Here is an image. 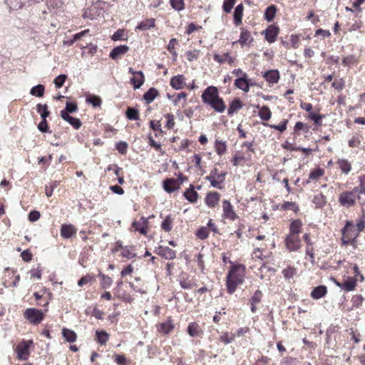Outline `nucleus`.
<instances>
[{"mask_svg": "<svg viewBox=\"0 0 365 365\" xmlns=\"http://www.w3.org/2000/svg\"><path fill=\"white\" fill-rule=\"evenodd\" d=\"M24 317L31 324L36 325L43 320L45 314L41 309L28 308L24 312Z\"/></svg>", "mask_w": 365, "mask_h": 365, "instance_id": "obj_1", "label": "nucleus"}, {"mask_svg": "<svg viewBox=\"0 0 365 365\" xmlns=\"http://www.w3.org/2000/svg\"><path fill=\"white\" fill-rule=\"evenodd\" d=\"M219 96L218 88L214 86H210L203 91L201 98L203 103L207 105L210 101H212Z\"/></svg>", "mask_w": 365, "mask_h": 365, "instance_id": "obj_2", "label": "nucleus"}, {"mask_svg": "<svg viewBox=\"0 0 365 365\" xmlns=\"http://www.w3.org/2000/svg\"><path fill=\"white\" fill-rule=\"evenodd\" d=\"M128 73L134 76L130 78L134 90L139 89L145 82V76L142 71H134L133 68H128Z\"/></svg>", "mask_w": 365, "mask_h": 365, "instance_id": "obj_3", "label": "nucleus"}, {"mask_svg": "<svg viewBox=\"0 0 365 365\" xmlns=\"http://www.w3.org/2000/svg\"><path fill=\"white\" fill-rule=\"evenodd\" d=\"M243 281L242 275L227 276L226 286L227 292L230 294H233L236 290L237 286L242 284Z\"/></svg>", "mask_w": 365, "mask_h": 365, "instance_id": "obj_4", "label": "nucleus"}, {"mask_svg": "<svg viewBox=\"0 0 365 365\" xmlns=\"http://www.w3.org/2000/svg\"><path fill=\"white\" fill-rule=\"evenodd\" d=\"M33 344L32 341H21L16 346L17 357L21 360H26L29 355V347Z\"/></svg>", "mask_w": 365, "mask_h": 365, "instance_id": "obj_5", "label": "nucleus"}, {"mask_svg": "<svg viewBox=\"0 0 365 365\" xmlns=\"http://www.w3.org/2000/svg\"><path fill=\"white\" fill-rule=\"evenodd\" d=\"M279 33V28L275 24H272L262 32L264 35L265 40L269 43H274Z\"/></svg>", "mask_w": 365, "mask_h": 365, "instance_id": "obj_6", "label": "nucleus"}, {"mask_svg": "<svg viewBox=\"0 0 365 365\" xmlns=\"http://www.w3.org/2000/svg\"><path fill=\"white\" fill-rule=\"evenodd\" d=\"M339 202L344 207H351L356 204V197L353 196L351 192L344 191L339 197Z\"/></svg>", "mask_w": 365, "mask_h": 365, "instance_id": "obj_7", "label": "nucleus"}, {"mask_svg": "<svg viewBox=\"0 0 365 365\" xmlns=\"http://www.w3.org/2000/svg\"><path fill=\"white\" fill-rule=\"evenodd\" d=\"M287 248L290 252L298 250L301 247V240L299 236L287 235L284 239Z\"/></svg>", "mask_w": 365, "mask_h": 365, "instance_id": "obj_8", "label": "nucleus"}, {"mask_svg": "<svg viewBox=\"0 0 365 365\" xmlns=\"http://www.w3.org/2000/svg\"><path fill=\"white\" fill-rule=\"evenodd\" d=\"M223 216L231 220H236L238 216L233 210V207L229 200H225L222 202Z\"/></svg>", "mask_w": 365, "mask_h": 365, "instance_id": "obj_9", "label": "nucleus"}, {"mask_svg": "<svg viewBox=\"0 0 365 365\" xmlns=\"http://www.w3.org/2000/svg\"><path fill=\"white\" fill-rule=\"evenodd\" d=\"M163 187L168 193H172L178 190L180 187L175 180V178H168L163 181Z\"/></svg>", "mask_w": 365, "mask_h": 365, "instance_id": "obj_10", "label": "nucleus"}, {"mask_svg": "<svg viewBox=\"0 0 365 365\" xmlns=\"http://www.w3.org/2000/svg\"><path fill=\"white\" fill-rule=\"evenodd\" d=\"M155 252L166 259H173L175 258V252L168 247L159 246Z\"/></svg>", "mask_w": 365, "mask_h": 365, "instance_id": "obj_11", "label": "nucleus"}, {"mask_svg": "<svg viewBox=\"0 0 365 365\" xmlns=\"http://www.w3.org/2000/svg\"><path fill=\"white\" fill-rule=\"evenodd\" d=\"M183 197L190 202L195 203L198 198L199 194L195 190V187L192 184H190L189 187L187 188L183 192Z\"/></svg>", "mask_w": 365, "mask_h": 365, "instance_id": "obj_12", "label": "nucleus"}, {"mask_svg": "<svg viewBox=\"0 0 365 365\" xmlns=\"http://www.w3.org/2000/svg\"><path fill=\"white\" fill-rule=\"evenodd\" d=\"M220 199V194L216 191H211L207 193L205 199V204L209 207H214L218 204Z\"/></svg>", "mask_w": 365, "mask_h": 365, "instance_id": "obj_13", "label": "nucleus"}, {"mask_svg": "<svg viewBox=\"0 0 365 365\" xmlns=\"http://www.w3.org/2000/svg\"><path fill=\"white\" fill-rule=\"evenodd\" d=\"M262 76L269 83H277L280 78L279 72L277 69L268 70L262 73Z\"/></svg>", "mask_w": 365, "mask_h": 365, "instance_id": "obj_14", "label": "nucleus"}, {"mask_svg": "<svg viewBox=\"0 0 365 365\" xmlns=\"http://www.w3.org/2000/svg\"><path fill=\"white\" fill-rule=\"evenodd\" d=\"M170 85L175 90L183 88L186 86L184 76L181 74L174 76L170 78Z\"/></svg>", "mask_w": 365, "mask_h": 365, "instance_id": "obj_15", "label": "nucleus"}, {"mask_svg": "<svg viewBox=\"0 0 365 365\" xmlns=\"http://www.w3.org/2000/svg\"><path fill=\"white\" fill-rule=\"evenodd\" d=\"M215 111L218 113H223L226 109V105L222 98L219 96L215 100L210 101L207 104Z\"/></svg>", "mask_w": 365, "mask_h": 365, "instance_id": "obj_16", "label": "nucleus"}, {"mask_svg": "<svg viewBox=\"0 0 365 365\" xmlns=\"http://www.w3.org/2000/svg\"><path fill=\"white\" fill-rule=\"evenodd\" d=\"M130 48L127 45H120L114 47L109 53V57L113 60H116L120 56L125 54Z\"/></svg>", "mask_w": 365, "mask_h": 365, "instance_id": "obj_17", "label": "nucleus"}, {"mask_svg": "<svg viewBox=\"0 0 365 365\" xmlns=\"http://www.w3.org/2000/svg\"><path fill=\"white\" fill-rule=\"evenodd\" d=\"M327 294V287L325 285L321 284L314 287L310 294V296L314 299H319L323 298Z\"/></svg>", "mask_w": 365, "mask_h": 365, "instance_id": "obj_18", "label": "nucleus"}, {"mask_svg": "<svg viewBox=\"0 0 365 365\" xmlns=\"http://www.w3.org/2000/svg\"><path fill=\"white\" fill-rule=\"evenodd\" d=\"M244 103L240 98H235L229 105L227 109V115L232 116L234 113H237L238 110L242 108Z\"/></svg>", "mask_w": 365, "mask_h": 365, "instance_id": "obj_19", "label": "nucleus"}, {"mask_svg": "<svg viewBox=\"0 0 365 365\" xmlns=\"http://www.w3.org/2000/svg\"><path fill=\"white\" fill-rule=\"evenodd\" d=\"M243 12L244 6L242 3L238 4L235 8L233 13V21L236 26H238L242 24Z\"/></svg>", "mask_w": 365, "mask_h": 365, "instance_id": "obj_20", "label": "nucleus"}, {"mask_svg": "<svg viewBox=\"0 0 365 365\" xmlns=\"http://www.w3.org/2000/svg\"><path fill=\"white\" fill-rule=\"evenodd\" d=\"M76 232V230L72 225L63 224L61 227V235L65 239H69Z\"/></svg>", "mask_w": 365, "mask_h": 365, "instance_id": "obj_21", "label": "nucleus"}, {"mask_svg": "<svg viewBox=\"0 0 365 365\" xmlns=\"http://www.w3.org/2000/svg\"><path fill=\"white\" fill-rule=\"evenodd\" d=\"M159 95L158 91L154 88H150L143 96V100L145 101L146 104H150L155 98Z\"/></svg>", "mask_w": 365, "mask_h": 365, "instance_id": "obj_22", "label": "nucleus"}, {"mask_svg": "<svg viewBox=\"0 0 365 365\" xmlns=\"http://www.w3.org/2000/svg\"><path fill=\"white\" fill-rule=\"evenodd\" d=\"M277 11V7L274 4H271L268 6L264 12V19L267 22H272L275 18L276 14Z\"/></svg>", "mask_w": 365, "mask_h": 365, "instance_id": "obj_23", "label": "nucleus"}, {"mask_svg": "<svg viewBox=\"0 0 365 365\" xmlns=\"http://www.w3.org/2000/svg\"><path fill=\"white\" fill-rule=\"evenodd\" d=\"M356 279L352 277H348L346 279L341 283V289L346 292H351L355 289L356 287Z\"/></svg>", "mask_w": 365, "mask_h": 365, "instance_id": "obj_24", "label": "nucleus"}, {"mask_svg": "<svg viewBox=\"0 0 365 365\" xmlns=\"http://www.w3.org/2000/svg\"><path fill=\"white\" fill-rule=\"evenodd\" d=\"M78 110V105L76 102L67 101L64 109L61 110L60 115L61 118H64V113L70 115L71 113H76Z\"/></svg>", "mask_w": 365, "mask_h": 365, "instance_id": "obj_25", "label": "nucleus"}, {"mask_svg": "<svg viewBox=\"0 0 365 365\" xmlns=\"http://www.w3.org/2000/svg\"><path fill=\"white\" fill-rule=\"evenodd\" d=\"M302 226V222L301 220L297 219L294 220L291 222L289 225V235L292 236L297 235L301 232V227Z\"/></svg>", "mask_w": 365, "mask_h": 365, "instance_id": "obj_26", "label": "nucleus"}, {"mask_svg": "<svg viewBox=\"0 0 365 365\" xmlns=\"http://www.w3.org/2000/svg\"><path fill=\"white\" fill-rule=\"evenodd\" d=\"M341 232L342 235H348V237L352 236L356 233L353 222L351 220H346L344 227L341 230Z\"/></svg>", "mask_w": 365, "mask_h": 365, "instance_id": "obj_27", "label": "nucleus"}, {"mask_svg": "<svg viewBox=\"0 0 365 365\" xmlns=\"http://www.w3.org/2000/svg\"><path fill=\"white\" fill-rule=\"evenodd\" d=\"M62 119L68 123L76 130L79 129L82 125V122L79 118L71 116V115H66V113H64V118H62Z\"/></svg>", "mask_w": 365, "mask_h": 365, "instance_id": "obj_28", "label": "nucleus"}, {"mask_svg": "<svg viewBox=\"0 0 365 365\" xmlns=\"http://www.w3.org/2000/svg\"><path fill=\"white\" fill-rule=\"evenodd\" d=\"M139 110L137 108L128 106L125 112V117L130 120L139 119Z\"/></svg>", "mask_w": 365, "mask_h": 365, "instance_id": "obj_29", "label": "nucleus"}, {"mask_svg": "<svg viewBox=\"0 0 365 365\" xmlns=\"http://www.w3.org/2000/svg\"><path fill=\"white\" fill-rule=\"evenodd\" d=\"M62 336L64 338V339L69 343H73L76 341L77 339V335L76 332L67 328H63Z\"/></svg>", "mask_w": 365, "mask_h": 365, "instance_id": "obj_30", "label": "nucleus"}, {"mask_svg": "<svg viewBox=\"0 0 365 365\" xmlns=\"http://www.w3.org/2000/svg\"><path fill=\"white\" fill-rule=\"evenodd\" d=\"M155 20L154 19H148L145 21L140 22L136 26L135 29L140 31H146L150 28H153L155 26Z\"/></svg>", "mask_w": 365, "mask_h": 365, "instance_id": "obj_31", "label": "nucleus"}, {"mask_svg": "<svg viewBox=\"0 0 365 365\" xmlns=\"http://www.w3.org/2000/svg\"><path fill=\"white\" fill-rule=\"evenodd\" d=\"M288 122L289 121L287 119H283L278 125H271L269 124L268 123H262V124L264 126L269 127L276 130H278L282 133L286 130Z\"/></svg>", "mask_w": 365, "mask_h": 365, "instance_id": "obj_32", "label": "nucleus"}, {"mask_svg": "<svg viewBox=\"0 0 365 365\" xmlns=\"http://www.w3.org/2000/svg\"><path fill=\"white\" fill-rule=\"evenodd\" d=\"M109 339V334L105 330H96V340L101 345L106 344Z\"/></svg>", "mask_w": 365, "mask_h": 365, "instance_id": "obj_33", "label": "nucleus"}, {"mask_svg": "<svg viewBox=\"0 0 365 365\" xmlns=\"http://www.w3.org/2000/svg\"><path fill=\"white\" fill-rule=\"evenodd\" d=\"M86 101L87 103L92 105L93 108L100 107L102 103V100L100 96L91 94L86 96Z\"/></svg>", "mask_w": 365, "mask_h": 365, "instance_id": "obj_34", "label": "nucleus"}, {"mask_svg": "<svg viewBox=\"0 0 365 365\" xmlns=\"http://www.w3.org/2000/svg\"><path fill=\"white\" fill-rule=\"evenodd\" d=\"M45 93V86L43 84H38L33 86L30 90V94L33 96L41 98Z\"/></svg>", "mask_w": 365, "mask_h": 365, "instance_id": "obj_35", "label": "nucleus"}, {"mask_svg": "<svg viewBox=\"0 0 365 365\" xmlns=\"http://www.w3.org/2000/svg\"><path fill=\"white\" fill-rule=\"evenodd\" d=\"M36 111L40 114L41 119H43V118L46 119L51 114L47 104L38 103L36 105Z\"/></svg>", "mask_w": 365, "mask_h": 365, "instance_id": "obj_36", "label": "nucleus"}, {"mask_svg": "<svg viewBox=\"0 0 365 365\" xmlns=\"http://www.w3.org/2000/svg\"><path fill=\"white\" fill-rule=\"evenodd\" d=\"M249 38H250V32L243 27L241 28L238 43L243 47L248 43Z\"/></svg>", "mask_w": 365, "mask_h": 365, "instance_id": "obj_37", "label": "nucleus"}, {"mask_svg": "<svg viewBox=\"0 0 365 365\" xmlns=\"http://www.w3.org/2000/svg\"><path fill=\"white\" fill-rule=\"evenodd\" d=\"M215 149L217 155H224L227 150L226 142L222 140H216L215 143Z\"/></svg>", "mask_w": 365, "mask_h": 365, "instance_id": "obj_38", "label": "nucleus"}, {"mask_svg": "<svg viewBox=\"0 0 365 365\" xmlns=\"http://www.w3.org/2000/svg\"><path fill=\"white\" fill-rule=\"evenodd\" d=\"M258 115L262 120L267 121L272 117V112L267 106H263L259 110Z\"/></svg>", "mask_w": 365, "mask_h": 365, "instance_id": "obj_39", "label": "nucleus"}, {"mask_svg": "<svg viewBox=\"0 0 365 365\" xmlns=\"http://www.w3.org/2000/svg\"><path fill=\"white\" fill-rule=\"evenodd\" d=\"M325 117V115L319 114L315 112H311L308 115V118L314 122L316 125H322V119Z\"/></svg>", "mask_w": 365, "mask_h": 365, "instance_id": "obj_40", "label": "nucleus"}, {"mask_svg": "<svg viewBox=\"0 0 365 365\" xmlns=\"http://www.w3.org/2000/svg\"><path fill=\"white\" fill-rule=\"evenodd\" d=\"M6 4L10 10H18L24 5L23 0H6Z\"/></svg>", "mask_w": 365, "mask_h": 365, "instance_id": "obj_41", "label": "nucleus"}, {"mask_svg": "<svg viewBox=\"0 0 365 365\" xmlns=\"http://www.w3.org/2000/svg\"><path fill=\"white\" fill-rule=\"evenodd\" d=\"M173 221V219L172 218L171 215H167L161 223V229L163 230L165 232H170L172 230Z\"/></svg>", "mask_w": 365, "mask_h": 365, "instance_id": "obj_42", "label": "nucleus"}, {"mask_svg": "<svg viewBox=\"0 0 365 365\" xmlns=\"http://www.w3.org/2000/svg\"><path fill=\"white\" fill-rule=\"evenodd\" d=\"M324 174V169L321 168H316L311 170L309 175V179L312 180H317L320 177Z\"/></svg>", "mask_w": 365, "mask_h": 365, "instance_id": "obj_43", "label": "nucleus"}, {"mask_svg": "<svg viewBox=\"0 0 365 365\" xmlns=\"http://www.w3.org/2000/svg\"><path fill=\"white\" fill-rule=\"evenodd\" d=\"M338 163L342 173L348 174L350 172L351 169V163L346 159H339L338 160Z\"/></svg>", "mask_w": 365, "mask_h": 365, "instance_id": "obj_44", "label": "nucleus"}, {"mask_svg": "<svg viewBox=\"0 0 365 365\" xmlns=\"http://www.w3.org/2000/svg\"><path fill=\"white\" fill-rule=\"evenodd\" d=\"M187 331L189 334V335L192 337L198 336L199 325L195 322L190 323L187 326Z\"/></svg>", "mask_w": 365, "mask_h": 365, "instance_id": "obj_45", "label": "nucleus"}, {"mask_svg": "<svg viewBox=\"0 0 365 365\" xmlns=\"http://www.w3.org/2000/svg\"><path fill=\"white\" fill-rule=\"evenodd\" d=\"M133 250H134V246H130V249H128V247L125 246L123 249V251L121 252V256L123 257L133 259L136 257V254L135 252H133Z\"/></svg>", "mask_w": 365, "mask_h": 365, "instance_id": "obj_46", "label": "nucleus"}, {"mask_svg": "<svg viewBox=\"0 0 365 365\" xmlns=\"http://www.w3.org/2000/svg\"><path fill=\"white\" fill-rule=\"evenodd\" d=\"M312 202L316 205L317 207H322L326 202V197L320 193L314 196Z\"/></svg>", "mask_w": 365, "mask_h": 365, "instance_id": "obj_47", "label": "nucleus"}, {"mask_svg": "<svg viewBox=\"0 0 365 365\" xmlns=\"http://www.w3.org/2000/svg\"><path fill=\"white\" fill-rule=\"evenodd\" d=\"M160 331L163 332L165 334H169L174 328V326L170 320H168L165 322L160 324Z\"/></svg>", "mask_w": 365, "mask_h": 365, "instance_id": "obj_48", "label": "nucleus"}, {"mask_svg": "<svg viewBox=\"0 0 365 365\" xmlns=\"http://www.w3.org/2000/svg\"><path fill=\"white\" fill-rule=\"evenodd\" d=\"M148 140L149 145L154 148L156 150L159 151L162 155L165 154V151L162 150L161 145L158 143L152 137L151 134L148 135Z\"/></svg>", "mask_w": 365, "mask_h": 365, "instance_id": "obj_49", "label": "nucleus"}, {"mask_svg": "<svg viewBox=\"0 0 365 365\" xmlns=\"http://www.w3.org/2000/svg\"><path fill=\"white\" fill-rule=\"evenodd\" d=\"M237 0H224L222 4V10L225 13L229 14L231 12Z\"/></svg>", "mask_w": 365, "mask_h": 365, "instance_id": "obj_50", "label": "nucleus"}, {"mask_svg": "<svg viewBox=\"0 0 365 365\" xmlns=\"http://www.w3.org/2000/svg\"><path fill=\"white\" fill-rule=\"evenodd\" d=\"M240 268L242 269V272L245 270V266L244 264H234V263L232 262V264H231L230 269L228 272L227 276L240 275L239 274H237V272Z\"/></svg>", "mask_w": 365, "mask_h": 365, "instance_id": "obj_51", "label": "nucleus"}, {"mask_svg": "<svg viewBox=\"0 0 365 365\" xmlns=\"http://www.w3.org/2000/svg\"><path fill=\"white\" fill-rule=\"evenodd\" d=\"M296 269L290 266L282 270L283 276L287 280L292 278L296 274Z\"/></svg>", "mask_w": 365, "mask_h": 365, "instance_id": "obj_52", "label": "nucleus"}, {"mask_svg": "<svg viewBox=\"0 0 365 365\" xmlns=\"http://www.w3.org/2000/svg\"><path fill=\"white\" fill-rule=\"evenodd\" d=\"M66 79H67V75L60 74L54 78L53 82L57 88H60L63 86Z\"/></svg>", "mask_w": 365, "mask_h": 365, "instance_id": "obj_53", "label": "nucleus"}, {"mask_svg": "<svg viewBox=\"0 0 365 365\" xmlns=\"http://www.w3.org/2000/svg\"><path fill=\"white\" fill-rule=\"evenodd\" d=\"M37 128L42 133H51L49 130L48 121L46 119H44V118L41 119V121L38 123Z\"/></svg>", "mask_w": 365, "mask_h": 365, "instance_id": "obj_54", "label": "nucleus"}, {"mask_svg": "<svg viewBox=\"0 0 365 365\" xmlns=\"http://www.w3.org/2000/svg\"><path fill=\"white\" fill-rule=\"evenodd\" d=\"M128 145L125 141H119L115 144V149L122 155L127 153Z\"/></svg>", "mask_w": 365, "mask_h": 365, "instance_id": "obj_55", "label": "nucleus"}, {"mask_svg": "<svg viewBox=\"0 0 365 365\" xmlns=\"http://www.w3.org/2000/svg\"><path fill=\"white\" fill-rule=\"evenodd\" d=\"M209 235L208 230L205 227H200L195 232V235L200 240H205L207 238Z\"/></svg>", "mask_w": 365, "mask_h": 365, "instance_id": "obj_56", "label": "nucleus"}, {"mask_svg": "<svg viewBox=\"0 0 365 365\" xmlns=\"http://www.w3.org/2000/svg\"><path fill=\"white\" fill-rule=\"evenodd\" d=\"M170 5L173 9L176 11H182L185 8V4L183 0H170Z\"/></svg>", "mask_w": 365, "mask_h": 365, "instance_id": "obj_57", "label": "nucleus"}, {"mask_svg": "<svg viewBox=\"0 0 365 365\" xmlns=\"http://www.w3.org/2000/svg\"><path fill=\"white\" fill-rule=\"evenodd\" d=\"M132 227L135 229V231L139 232L142 235H146L148 232V229L145 226H142L141 223L138 221H133L132 222Z\"/></svg>", "mask_w": 365, "mask_h": 365, "instance_id": "obj_58", "label": "nucleus"}, {"mask_svg": "<svg viewBox=\"0 0 365 365\" xmlns=\"http://www.w3.org/2000/svg\"><path fill=\"white\" fill-rule=\"evenodd\" d=\"M262 295L263 294L261 290H256L250 299V304H253L259 303L262 299Z\"/></svg>", "mask_w": 365, "mask_h": 365, "instance_id": "obj_59", "label": "nucleus"}, {"mask_svg": "<svg viewBox=\"0 0 365 365\" xmlns=\"http://www.w3.org/2000/svg\"><path fill=\"white\" fill-rule=\"evenodd\" d=\"M363 300L364 297L360 294L353 296L351 299V302L353 304L352 307H359L361 305ZM352 309L353 308H351V309Z\"/></svg>", "mask_w": 365, "mask_h": 365, "instance_id": "obj_60", "label": "nucleus"}, {"mask_svg": "<svg viewBox=\"0 0 365 365\" xmlns=\"http://www.w3.org/2000/svg\"><path fill=\"white\" fill-rule=\"evenodd\" d=\"M150 128L154 130V131H158L160 134H163L164 133V131L162 130L161 128V124L160 123V121H158L157 123H155V120H151L150 121Z\"/></svg>", "mask_w": 365, "mask_h": 365, "instance_id": "obj_61", "label": "nucleus"}, {"mask_svg": "<svg viewBox=\"0 0 365 365\" xmlns=\"http://www.w3.org/2000/svg\"><path fill=\"white\" fill-rule=\"evenodd\" d=\"M41 217V214L38 210H34L29 212L28 215V219L30 222H36Z\"/></svg>", "mask_w": 365, "mask_h": 365, "instance_id": "obj_62", "label": "nucleus"}, {"mask_svg": "<svg viewBox=\"0 0 365 365\" xmlns=\"http://www.w3.org/2000/svg\"><path fill=\"white\" fill-rule=\"evenodd\" d=\"M200 51L198 50H194L192 51H188L185 53L187 59L189 61H192L194 60H196L198 58Z\"/></svg>", "mask_w": 365, "mask_h": 365, "instance_id": "obj_63", "label": "nucleus"}, {"mask_svg": "<svg viewBox=\"0 0 365 365\" xmlns=\"http://www.w3.org/2000/svg\"><path fill=\"white\" fill-rule=\"evenodd\" d=\"M284 365H297L298 361L296 358L292 356H287L283 360Z\"/></svg>", "mask_w": 365, "mask_h": 365, "instance_id": "obj_64", "label": "nucleus"}]
</instances>
